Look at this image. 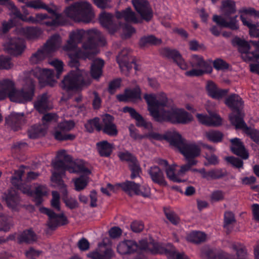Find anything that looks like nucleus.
<instances>
[{
    "instance_id": "32",
    "label": "nucleus",
    "mask_w": 259,
    "mask_h": 259,
    "mask_svg": "<svg viewBox=\"0 0 259 259\" xmlns=\"http://www.w3.org/2000/svg\"><path fill=\"white\" fill-rule=\"evenodd\" d=\"M57 157L59 159L54 163V167L56 169L67 170V167L70 165V162L71 161V157L68 155H66L65 150L58 151Z\"/></svg>"
},
{
    "instance_id": "7",
    "label": "nucleus",
    "mask_w": 259,
    "mask_h": 259,
    "mask_svg": "<svg viewBox=\"0 0 259 259\" xmlns=\"http://www.w3.org/2000/svg\"><path fill=\"white\" fill-rule=\"evenodd\" d=\"M69 18L76 22L89 23L95 17L92 5L86 1L73 3L64 10Z\"/></svg>"
},
{
    "instance_id": "16",
    "label": "nucleus",
    "mask_w": 259,
    "mask_h": 259,
    "mask_svg": "<svg viewBox=\"0 0 259 259\" xmlns=\"http://www.w3.org/2000/svg\"><path fill=\"white\" fill-rule=\"evenodd\" d=\"M132 3L143 19L148 21L152 18V11L146 0H132Z\"/></svg>"
},
{
    "instance_id": "47",
    "label": "nucleus",
    "mask_w": 259,
    "mask_h": 259,
    "mask_svg": "<svg viewBox=\"0 0 259 259\" xmlns=\"http://www.w3.org/2000/svg\"><path fill=\"white\" fill-rule=\"evenodd\" d=\"M204 135L209 141L213 143L221 142L223 137V135L221 132L214 130L206 132Z\"/></svg>"
},
{
    "instance_id": "30",
    "label": "nucleus",
    "mask_w": 259,
    "mask_h": 259,
    "mask_svg": "<svg viewBox=\"0 0 259 259\" xmlns=\"http://www.w3.org/2000/svg\"><path fill=\"white\" fill-rule=\"evenodd\" d=\"M34 107L40 113H44L52 108V106L49 101L47 94H43L37 97L34 103Z\"/></svg>"
},
{
    "instance_id": "40",
    "label": "nucleus",
    "mask_w": 259,
    "mask_h": 259,
    "mask_svg": "<svg viewBox=\"0 0 259 259\" xmlns=\"http://www.w3.org/2000/svg\"><path fill=\"white\" fill-rule=\"evenodd\" d=\"M104 64L103 60L100 59L93 61L91 67V74L93 78L98 79L101 76Z\"/></svg>"
},
{
    "instance_id": "24",
    "label": "nucleus",
    "mask_w": 259,
    "mask_h": 259,
    "mask_svg": "<svg viewBox=\"0 0 259 259\" xmlns=\"http://www.w3.org/2000/svg\"><path fill=\"white\" fill-rule=\"evenodd\" d=\"M225 104L233 111H239L243 107L244 102L238 95L232 94L225 99Z\"/></svg>"
},
{
    "instance_id": "21",
    "label": "nucleus",
    "mask_w": 259,
    "mask_h": 259,
    "mask_svg": "<svg viewBox=\"0 0 259 259\" xmlns=\"http://www.w3.org/2000/svg\"><path fill=\"white\" fill-rule=\"evenodd\" d=\"M114 19L112 15L105 12L102 13L99 18L101 24L111 33H114L119 28V26L114 23Z\"/></svg>"
},
{
    "instance_id": "28",
    "label": "nucleus",
    "mask_w": 259,
    "mask_h": 259,
    "mask_svg": "<svg viewBox=\"0 0 259 259\" xmlns=\"http://www.w3.org/2000/svg\"><path fill=\"white\" fill-rule=\"evenodd\" d=\"M209 96L213 99L220 100L225 97L228 93L227 89H220L217 88L212 81H208L206 87Z\"/></svg>"
},
{
    "instance_id": "33",
    "label": "nucleus",
    "mask_w": 259,
    "mask_h": 259,
    "mask_svg": "<svg viewBox=\"0 0 259 259\" xmlns=\"http://www.w3.org/2000/svg\"><path fill=\"white\" fill-rule=\"evenodd\" d=\"M148 173L153 182L160 186L167 185L163 174L158 167L156 166L151 167L148 170Z\"/></svg>"
},
{
    "instance_id": "60",
    "label": "nucleus",
    "mask_w": 259,
    "mask_h": 259,
    "mask_svg": "<svg viewBox=\"0 0 259 259\" xmlns=\"http://www.w3.org/2000/svg\"><path fill=\"white\" fill-rule=\"evenodd\" d=\"M118 63L122 73L127 75L132 68V63L127 62V60L120 59V58H118Z\"/></svg>"
},
{
    "instance_id": "34",
    "label": "nucleus",
    "mask_w": 259,
    "mask_h": 259,
    "mask_svg": "<svg viewBox=\"0 0 259 259\" xmlns=\"http://www.w3.org/2000/svg\"><path fill=\"white\" fill-rule=\"evenodd\" d=\"M202 256L205 259H233L231 255L216 249H208L203 251Z\"/></svg>"
},
{
    "instance_id": "37",
    "label": "nucleus",
    "mask_w": 259,
    "mask_h": 259,
    "mask_svg": "<svg viewBox=\"0 0 259 259\" xmlns=\"http://www.w3.org/2000/svg\"><path fill=\"white\" fill-rule=\"evenodd\" d=\"M123 111L129 113L131 116L136 120L137 126H144L146 128L152 127L151 124L146 122L142 116L137 113L134 109L128 107H125L123 108Z\"/></svg>"
},
{
    "instance_id": "26",
    "label": "nucleus",
    "mask_w": 259,
    "mask_h": 259,
    "mask_svg": "<svg viewBox=\"0 0 259 259\" xmlns=\"http://www.w3.org/2000/svg\"><path fill=\"white\" fill-rule=\"evenodd\" d=\"M138 248L136 242L124 240L119 243L117 246V252L121 255L130 254L135 252Z\"/></svg>"
},
{
    "instance_id": "54",
    "label": "nucleus",
    "mask_w": 259,
    "mask_h": 259,
    "mask_svg": "<svg viewBox=\"0 0 259 259\" xmlns=\"http://www.w3.org/2000/svg\"><path fill=\"white\" fill-rule=\"evenodd\" d=\"M226 175L225 170L221 168L212 169L209 170L208 180L222 178Z\"/></svg>"
},
{
    "instance_id": "6",
    "label": "nucleus",
    "mask_w": 259,
    "mask_h": 259,
    "mask_svg": "<svg viewBox=\"0 0 259 259\" xmlns=\"http://www.w3.org/2000/svg\"><path fill=\"white\" fill-rule=\"evenodd\" d=\"M221 11L223 16L213 15V21L221 27L229 28L233 30L238 29L239 28V23L237 20L238 16H231V15L235 14L236 12L235 2L231 0L223 1Z\"/></svg>"
},
{
    "instance_id": "13",
    "label": "nucleus",
    "mask_w": 259,
    "mask_h": 259,
    "mask_svg": "<svg viewBox=\"0 0 259 259\" xmlns=\"http://www.w3.org/2000/svg\"><path fill=\"white\" fill-rule=\"evenodd\" d=\"M4 50L13 55H21L25 50L26 46L24 40L19 37H11L4 44Z\"/></svg>"
},
{
    "instance_id": "12",
    "label": "nucleus",
    "mask_w": 259,
    "mask_h": 259,
    "mask_svg": "<svg viewBox=\"0 0 259 259\" xmlns=\"http://www.w3.org/2000/svg\"><path fill=\"white\" fill-rule=\"evenodd\" d=\"M143 181L141 180L138 183L127 181L120 185L122 189L132 196L133 194L141 195L143 197H148L150 195V188L146 186H142Z\"/></svg>"
},
{
    "instance_id": "41",
    "label": "nucleus",
    "mask_w": 259,
    "mask_h": 259,
    "mask_svg": "<svg viewBox=\"0 0 259 259\" xmlns=\"http://www.w3.org/2000/svg\"><path fill=\"white\" fill-rule=\"evenodd\" d=\"M18 240L20 242L32 243L36 241L37 236L31 229H28L21 233L18 237Z\"/></svg>"
},
{
    "instance_id": "62",
    "label": "nucleus",
    "mask_w": 259,
    "mask_h": 259,
    "mask_svg": "<svg viewBox=\"0 0 259 259\" xmlns=\"http://www.w3.org/2000/svg\"><path fill=\"white\" fill-rule=\"evenodd\" d=\"M175 167L174 166H169L166 169L165 172L167 177L171 181L175 182H180L181 180L175 173Z\"/></svg>"
},
{
    "instance_id": "53",
    "label": "nucleus",
    "mask_w": 259,
    "mask_h": 259,
    "mask_svg": "<svg viewBox=\"0 0 259 259\" xmlns=\"http://www.w3.org/2000/svg\"><path fill=\"white\" fill-rule=\"evenodd\" d=\"M129 167L131 171V179H134L136 178H139L140 180H142L140 176V174L141 172V169L138 160L134 163L130 164Z\"/></svg>"
},
{
    "instance_id": "55",
    "label": "nucleus",
    "mask_w": 259,
    "mask_h": 259,
    "mask_svg": "<svg viewBox=\"0 0 259 259\" xmlns=\"http://www.w3.org/2000/svg\"><path fill=\"white\" fill-rule=\"evenodd\" d=\"M118 156L121 160L127 161L129 165L137 161L136 158L128 151L120 152L118 153Z\"/></svg>"
},
{
    "instance_id": "15",
    "label": "nucleus",
    "mask_w": 259,
    "mask_h": 259,
    "mask_svg": "<svg viewBox=\"0 0 259 259\" xmlns=\"http://www.w3.org/2000/svg\"><path fill=\"white\" fill-rule=\"evenodd\" d=\"M41 211L48 216V226L52 230L67 223V219L62 212L56 214L52 210L47 208H42Z\"/></svg>"
},
{
    "instance_id": "46",
    "label": "nucleus",
    "mask_w": 259,
    "mask_h": 259,
    "mask_svg": "<svg viewBox=\"0 0 259 259\" xmlns=\"http://www.w3.org/2000/svg\"><path fill=\"white\" fill-rule=\"evenodd\" d=\"M12 226V219L10 217L0 214V231L8 232Z\"/></svg>"
},
{
    "instance_id": "10",
    "label": "nucleus",
    "mask_w": 259,
    "mask_h": 259,
    "mask_svg": "<svg viewBox=\"0 0 259 259\" xmlns=\"http://www.w3.org/2000/svg\"><path fill=\"white\" fill-rule=\"evenodd\" d=\"M233 44L237 47L239 52L241 54V58L245 62L255 61L259 63V54L254 52H250V41H247L239 37L235 38Z\"/></svg>"
},
{
    "instance_id": "19",
    "label": "nucleus",
    "mask_w": 259,
    "mask_h": 259,
    "mask_svg": "<svg viewBox=\"0 0 259 259\" xmlns=\"http://www.w3.org/2000/svg\"><path fill=\"white\" fill-rule=\"evenodd\" d=\"M161 53L164 56L173 60L179 67L183 70L188 69V66L183 59L181 54L175 50H172L169 48H164Z\"/></svg>"
},
{
    "instance_id": "58",
    "label": "nucleus",
    "mask_w": 259,
    "mask_h": 259,
    "mask_svg": "<svg viewBox=\"0 0 259 259\" xmlns=\"http://www.w3.org/2000/svg\"><path fill=\"white\" fill-rule=\"evenodd\" d=\"M164 212L166 218L171 223L175 225L179 223L180 219L174 211L167 208H164Z\"/></svg>"
},
{
    "instance_id": "17",
    "label": "nucleus",
    "mask_w": 259,
    "mask_h": 259,
    "mask_svg": "<svg viewBox=\"0 0 259 259\" xmlns=\"http://www.w3.org/2000/svg\"><path fill=\"white\" fill-rule=\"evenodd\" d=\"M114 255L112 249L105 243H100L95 250L90 252L87 256L91 259H110Z\"/></svg>"
},
{
    "instance_id": "18",
    "label": "nucleus",
    "mask_w": 259,
    "mask_h": 259,
    "mask_svg": "<svg viewBox=\"0 0 259 259\" xmlns=\"http://www.w3.org/2000/svg\"><path fill=\"white\" fill-rule=\"evenodd\" d=\"M101 130L110 137H116L117 135L118 130L112 116L106 114L103 117Z\"/></svg>"
},
{
    "instance_id": "5",
    "label": "nucleus",
    "mask_w": 259,
    "mask_h": 259,
    "mask_svg": "<svg viewBox=\"0 0 259 259\" xmlns=\"http://www.w3.org/2000/svg\"><path fill=\"white\" fill-rule=\"evenodd\" d=\"M165 138L170 144L178 148L186 159L192 160L200 154V149L195 143L187 142L175 130H170Z\"/></svg>"
},
{
    "instance_id": "50",
    "label": "nucleus",
    "mask_w": 259,
    "mask_h": 259,
    "mask_svg": "<svg viewBox=\"0 0 259 259\" xmlns=\"http://www.w3.org/2000/svg\"><path fill=\"white\" fill-rule=\"evenodd\" d=\"M63 194L65 195V196L63 197V200L65 205L70 209H75L78 207V203L76 199L72 197H67L66 196L67 191L66 188H64L62 190Z\"/></svg>"
},
{
    "instance_id": "39",
    "label": "nucleus",
    "mask_w": 259,
    "mask_h": 259,
    "mask_svg": "<svg viewBox=\"0 0 259 259\" xmlns=\"http://www.w3.org/2000/svg\"><path fill=\"white\" fill-rule=\"evenodd\" d=\"M18 33L28 39H34L41 33V30L35 27H22L18 29Z\"/></svg>"
},
{
    "instance_id": "42",
    "label": "nucleus",
    "mask_w": 259,
    "mask_h": 259,
    "mask_svg": "<svg viewBox=\"0 0 259 259\" xmlns=\"http://www.w3.org/2000/svg\"><path fill=\"white\" fill-rule=\"evenodd\" d=\"M5 199L8 206L12 209L16 208L19 203V197L14 190L10 191Z\"/></svg>"
},
{
    "instance_id": "29",
    "label": "nucleus",
    "mask_w": 259,
    "mask_h": 259,
    "mask_svg": "<svg viewBox=\"0 0 259 259\" xmlns=\"http://www.w3.org/2000/svg\"><path fill=\"white\" fill-rule=\"evenodd\" d=\"M54 71L51 69L36 68L30 73V75L34 76L39 79H46L50 85L53 86L55 81L53 79L54 77Z\"/></svg>"
},
{
    "instance_id": "63",
    "label": "nucleus",
    "mask_w": 259,
    "mask_h": 259,
    "mask_svg": "<svg viewBox=\"0 0 259 259\" xmlns=\"http://www.w3.org/2000/svg\"><path fill=\"white\" fill-rule=\"evenodd\" d=\"M129 100L135 101L141 99V91L140 88H136L133 90H127Z\"/></svg>"
},
{
    "instance_id": "43",
    "label": "nucleus",
    "mask_w": 259,
    "mask_h": 259,
    "mask_svg": "<svg viewBox=\"0 0 259 259\" xmlns=\"http://www.w3.org/2000/svg\"><path fill=\"white\" fill-rule=\"evenodd\" d=\"M240 18L243 25L249 28L250 35L253 37H259V25L247 20L243 15H241Z\"/></svg>"
},
{
    "instance_id": "51",
    "label": "nucleus",
    "mask_w": 259,
    "mask_h": 259,
    "mask_svg": "<svg viewBox=\"0 0 259 259\" xmlns=\"http://www.w3.org/2000/svg\"><path fill=\"white\" fill-rule=\"evenodd\" d=\"M85 127L89 132H92L94 128H96L98 131H100L102 130V123H100L99 118H95L89 120L85 124Z\"/></svg>"
},
{
    "instance_id": "49",
    "label": "nucleus",
    "mask_w": 259,
    "mask_h": 259,
    "mask_svg": "<svg viewBox=\"0 0 259 259\" xmlns=\"http://www.w3.org/2000/svg\"><path fill=\"white\" fill-rule=\"evenodd\" d=\"M75 186V190L77 191H80L86 187L88 184V178L86 176H81L79 177L73 179Z\"/></svg>"
},
{
    "instance_id": "20",
    "label": "nucleus",
    "mask_w": 259,
    "mask_h": 259,
    "mask_svg": "<svg viewBox=\"0 0 259 259\" xmlns=\"http://www.w3.org/2000/svg\"><path fill=\"white\" fill-rule=\"evenodd\" d=\"M24 168L22 166L20 168L15 171L14 176L12 177V184L17 188L18 189L21 191L23 193L29 194H30V187L28 185L21 184V178L24 173Z\"/></svg>"
},
{
    "instance_id": "44",
    "label": "nucleus",
    "mask_w": 259,
    "mask_h": 259,
    "mask_svg": "<svg viewBox=\"0 0 259 259\" xmlns=\"http://www.w3.org/2000/svg\"><path fill=\"white\" fill-rule=\"evenodd\" d=\"M206 238V235L204 233L199 231L192 232L187 236V240L188 241L196 244L200 243L205 241Z\"/></svg>"
},
{
    "instance_id": "4",
    "label": "nucleus",
    "mask_w": 259,
    "mask_h": 259,
    "mask_svg": "<svg viewBox=\"0 0 259 259\" xmlns=\"http://www.w3.org/2000/svg\"><path fill=\"white\" fill-rule=\"evenodd\" d=\"M26 0L25 3L28 7L34 9H43L46 10L52 15L50 20H46L48 18L47 14H37L35 17H30L29 20L33 23H42L48 26H55L61 24L63 22V16L58 13V8L54 4H51L48 6L39 1H32L27 2Z\"/></svg>"
},
{
    "instance_id": "35",
    "label": "nucleus",
    "mask_w": 259,
    "mask_h": 259,
    "mask_svg": "<svg viewBox=\"0 0 259 259\" xmlns=\"http://www.w3.org/2000/svg\"><path fill=\"white\" fill-rule=\"evenodd\" d=\"M237 112V115L231 114L229 116L230 120L231 123L234 125L236 128L242 129L245 133L246 132V128H248V127L243 120L244 114L241 112V110L239 111H236Z\"/></svg>"
},
{
    "instance_id": "52",
    "label": "nucleus",
    "mask_w": 259,
    "mask_h": 259,
    "mask_svg": "<svg viewBox=\"0 0 259 259\" xmlns=\"http://www.w3.org/2000/svg\"><path fill=\"white\" fill-rule=\"evenodd\" d=\"M48 190L46 186L39 185L36 187L35 194L36 195L35 201L37 203L41 202V198L48 195Z\"/></svg>"
},
{
    "instance_id": "45",
    "label": "nucleus",
    "mask_w": 259,
    "mask_h": 259,
    "mask_svg": "<svg viewBox=\"0 0 259 259\" xmlns=\"http://www.w3.org/2000/svg\"><path fill=\"white\" fill-rule=\"evenodd\" d=\"M49 55L42 49L38 50L30 57L29 61L32 64H36L40 63Z\"/></svg>"
},
{
    "instance_id": "22",
    "label": "nucleus",
    "mask_w": 259,
    "mask_h": 259,
    "mask_svg": "<svg viewBox=\"0 0 259 259\" xmlns=\"http://www.w3.org/2000/svg\"><path fill=\"white\" fill-rule=\"evenodd\" d=\"M196 116L201 123L207 126H217L222 124V118L216 113H211L209 116L197 114Z\"/></svg>"
},
{
    "instance_id": "8",
    "label": "nucleus",
    "mask_w": 259,
    "mask_h": 259,
    "mask_svg": "<svg viewBox=\"0 0 259 259\" xmlns=\"http://www.w3.org/2000/svg\"><path fill=\"white\" fill-rule=\"evenodd\" d=\"M91 83V79L83 70L76 69L71 71L64 78L62 81V87L67 90H81Z\"/></svg>"
},
{
    "instance_id": "9",
    "label": "nucleus",
    "mask_w": 259,
    "mask_h": 259,
    "mask_svg": "<svg viewBox=\"0 0 259 259\" xmlns=\"http://www.w3.org/2000/svg\"><path fill=\"white\" fill-rule=\"evenodd\" d=\"M140 248L152 254H165L168 258L171 259H189L183 252H178L171 245L165 248L158 244L148 243L146 241L142 240L140 242Z\"/></svg>"
},
{
    "instance_id": "3",
    "label": "nucleus",
    "mask_w": 259,
    "mask_h": 259,
    "mask_svg": "<svg viewBox=\"0 0 259 259\" xmlns=\"http://www.w3.org/2000/svg\"><path fill=\"white\" fill-rule=\"evenodd\" d=\"M34 84L32 79L27 78L21 89H17L11 78H0V101L8 98L10 101L25 103L31 101L34 96Z\"/></svg>"
},
{
    "instance_id": "38",
    "label": "nucleus",
    "mask_w": 259,
    "mask_h": 259,
    "mask_svg": "<svg viewBox=\"0 0 259 259\" xmlns=\"http://www.w3.org/2000/svg\"><path fill=\"white\" fill-rule=\"evenodd\" d=\"M96 146L99 154L103 157L109 156L113 149V145L105 140L98 142Z\"/></svg>"
},
{
    "instance_id": "27",
    "label": "nucleus",
    "mask_w": 259,
    "mask_h": 259,
    "mask_svg": "<svg viewBox=\"0 0 259 259\" xmlns=\"http://www.w3.org/2000/svg\"><path fill=\"white\" fill-rule=\"evenodd\" d=\"M67 170L70 173L91 174L88 164L82 160L71 161L70 165L67 167Z\"/></svg>"
},
{
    "instance_id": "36",
    "label": "nucleus",
    "mask_w": 259,
    "mask_h": 259,
    "mask_svg": "<svg viewBox=\"0 0 259 259\" xmlns=\"http://www.w3.org/2000/svg\"><path fill=\"white\" fill-rule=\"evenodd\" d=\"M116 17L118 19H123L127 22L138 23V18L131 8H127L121 12H116Z\"/></svg>"
},
{
    "instance_id": "64",
    "label": "nucleus",
    "mask_w": 259,
    "mask_h": 259,
    "mask_svg": "<svg viewBox=\"0 0 259 259\" xmlns=\"http://www.w3.org/2000/svg\"><path fill=\"white\" fill-rule=\"evenodd\" d=\"M232 248L236 251L238 256H244L247 254V250L245 247L239 243L232 244Z\"/></svg>"
},
{
    "instance_id": "31",
    "label": "nucleus",
    "mask_w": 259,
    "mask_h": 259,
    "mask_svg": "<svg viewBox=\"0 0 259 259\" xmlns=\"http://www.w3.org/2000/svg\"><path fill=\"white\" fill-rule=\"evenodd\" d=\"M61 38L58 34H55L47 41L43 49L49 55L55 52L61 46Z\"/></svg>"
},
{
    "instance_id": "2",
    "label": "nucleus",
    "mask_w": 259,
    "mask_h": 259,
    "mask_svg": "<svg viewBox=\"0 0 259 259\" xmlns=\"http://www.w3.org/2000/svg\"><path fill=\"white\" fill-rule=\"evenodd\" d=\"M144 99L151 115L157 121L186 124L193 119L192 116L184 109L171 106L164 93L145 94Z\"/></svg>"
},
{
    "instance_id": "56",
    "label": "nucleus",
    "mask_w": 259,
    "mask_h": 259,
    "mask_svg": "<svg viewBox=\"0 0 259 259\" xmlns=\"http://www.w3.org/2000/svg\"><path fill=\"white\" fill-rule=\"evenodd\" d=\"M45 130L40 125H35L31 127L28 131V135L30 138L35 139L43 135Z\"/></svg>"
},
{
    "instance_id": "25",
    "label": "nucleus",
    "mask_w": 259,
    "mask_h": 259,
    "mask_svg": "<svg viewBox=\"0 0 259 259\" xmlns=\"http://www.w3.org/2000/svg\"><path fill=\"white\" fill-rule=\"evenodd\" d=\"M231 143V149L232 152L243 159L248 158V153L246 150L243 143L238 138H234L230 140Z\"/></svg>"
},
{
    "instance_id": "11",
    "label": "nucleus",
    "mask_w": 259,
    "mask_h": 259,
    "mask_svg": "<svg viewBox=\"0 0 259 259\" xmlns=\"http://www.w3.org/2000/svg\"><path fill=\"white\" fill-rule=\"evenodd\" d=\"M191 64L194 68L185 73L189 76H198L202 75L204 73H210L212 71L211 66L205 62L201 56L193 55L191 59Z\"/></svg>"
},
{
    "instance_id": "1",
    "label": "nucleus",
    "mask_w": 259,
    "mask_h": 259,
    "mask_svg": "<svg viewBox=\"0 0 259 259\" xmlns=\"http://www.w3.org/2000/svg\"><path fill=\"white\" fill-rule=\"evenodd\" d=\"M105 44V37L97 29H76L69 33V39L62 49L80 58L91 59L99 52L98 46Z\"/></svg>"
},
{
    "instance_id": "57",
    "label": "nucleus",
    "mask_w": 259,
    "mask_h": 259,
    "mask_svg": "<svg viewBox=\"0 0 259 259\" xmlns=\"http://www.w3.org/2000/svg\"><path fill=\"white\" fill-rule=\"evenodd\" d=\"M236 222L234 214L231 211L226 212L224 214V227L229 229Z\"/></svg>"
},
{
    "instance_id": "23",
    "label": "nucleus",
    "mask_w": 259,
    "mask_h": 259,
    "mask_svg": "<svg viewBox=\"0 0 259 259\" xmlns=\"http://www.w3.org/2000/svg\"><path fill=\"white\" fill-rule=\"evenodd\" d=\"M24 121L23 113H12L6 118V123L14 131H17Z\"/></svg>"
},
{
    "instance_id": "14",
    "label": "nucleus",
    "mask_w": 259,
    "mask_h": 259,
    "mask_svg": "<svg viewBox=\"0 0 259 259\" xmlns=\"http://www.w3.org/2000/svg\"><path fill=\"white\" fill-rule=\"evenodd\" d=\"M74 123L72 120H65L60 122L56 129L54 136L57 140H73L75 136L71 134H65L64 132L71 130L74 126Z\"/></svg>"
},
{
    "instance_id": "61",
    "label": "nucleus",
    "mask_w": 259,
    "mask_h": 259,
    "mask_svg": "<svg viewBox=\"0 0 259 259\" xmlns=\"http://www.w3.org/2000/svg\"><path fill=\"white\" fill-rule=\"evenodd\" d=\"M245 133L256 144H259V131L248 127L246 128V132Z\"/></svg>"
},
{
    "instance_id": "59",
    "label": "nucleus",
    "mask_w": 259,
    "mask_h": 259,
    "mask_svg": "<svg viewBox=\"0 0 259 259\" xmlns=\"http://www.w3.org/2000/svg\"><path fill=\"white\" fill-rule=\"evenodd\" d=\"M52 194V199L51 201V206L56 211H60L61 210L60 195L58 193V192L57 191H53Z\"/></svg>"
},
{
    "instance_id": "48",
    "label": "nucleus",
    "mask_w": 259,
    "mask_h": 259,
    "mask_svg": "<svg viewBox=\"0 0 259 259\" xmlns=\"http://www.w3.org/2000/svg\"><path fill=\"white\" fill-rule=\"evenodd\" d=\"M161 42L160 39H158L153 35H149L142 37L140 40V46L142 47L150 45H157Z\"/></svg>"
}]
</instances>
